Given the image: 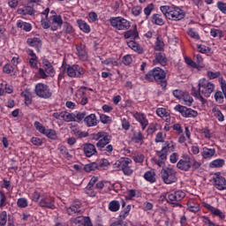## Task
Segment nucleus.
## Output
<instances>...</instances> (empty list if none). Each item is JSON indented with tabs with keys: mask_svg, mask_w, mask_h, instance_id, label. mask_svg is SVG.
Returning a JSON list of instances; mask_svg holds the SVG:
<instances>
[{
	"mask_svg": "<svg viewBox=\"0 0 226 226\" xmlns=\"http://www.w3.org/2000/svg\"><path fill=\"white\" fill-rule=\"evenodd\" d=\"M161 177L165 185H172L177 181V177H176V170H174V168H162L161 170Z\"/></svg>",
	"mask_w": 226,
	"mask_h": 226,
	"instance_id": "8",
	"label": "nucleus"
},
{
	"mask_svg": "<svg viewBox=\"0 0 226 226\" xmlns=\"http://www.w3.org/2000/svg\"><path fill=\"white\" fill-rule=\"evenodd\" d=\"M109 24L111 27H114L117 31H128L132 27L130 21L123 17H111L109 19Z\"/></svg>",
	"mask_w": 226,
	"mask_h": 226,
	"instance_id": "7",
	"label": "nucleus"
},
{
	"mask_svg": "<svg viewBox=\"0 0 226 226\" xmlns=\"http://www.w3.org/2000/svg\"><path fill=\"white\" fill-rule=\"evenodd\" d=\"M50 139L51 140H57V132L53 129H47L46 133L44 134Z\"/></svg>",
	"mask_w": 226,
	"mask_h": 226,
	"instance_id": "56",
	"label": "nucleus"
},
{
	"mask_svg": "<svg viewBox=\"0 0 226 226\" xmlns=\"http://www.w3.org/2000/svg\"><path fill=\"white\" fill-rule=\"evenodd\" d=\"M97 164L99 170L100 169H109V167H110V162L105 158L102 159L99 162H97Z\"/></svg>",
	"mask_w": 226,
	"mask_h": 226,
	"instance_id": "60",
	"label": "nucleus"
},
{
	"mask_svg": "<svg viewBox=\"0 0 226 226\" xmlns=\"http://www.w3.org/2000/svg\"><path fill=\"white\" fill-rule=\"evenodd\" d=\"M56 76V69H54L53 65H49V67L45 68H39L37 72V77L39 79H43L46 80V79H49V77H55Z\"/></svg>",
	"mask_w": 226,
	"mask_h": 226,
	"instance_id": "15",
	"label": "nucleus"
},
{
	"mask_svg": "<svg viewBox=\"0 0 226 226\" xmlns=\"http://www.w3.org/2000/svg\"><path fill=\"white\" fill-rule=\"evenodd\" d=\"M39 206L45 209H56V199L50 195L41 196Z\"/></svg>",
	"mask_w": 226,
	"mask_h": 226,
	"instance_id": "13",
	"label": "nucleus"
},
{
	"mask_svg": "<svg viewBox=\"0 0 226 226\" xmlns=\"http://www.w3.org/2000/svg\"><path fill=\"white\" fill-rule=\"evenodd\" d=\"M187 207L191 213H199L200 211V205H199V203L192 202V200L187 201Z\"/></svg>",
	"mask_w": 226,
	"mask_h": 226,
	"instance_id": "38",
	"label": "nucleus"
},
{
	"mask_svg": "<svg viewBox=\"0 0 226 226\" xmlns=\"http://www.w3.org/2000/svg\"><path fill=\"white\" fill-rule=\"evenodd\" d=\"M169 154H166L164 151L156 150L155 151V156L152 158V162L155 163V165H158V167H165V162H167V156Z\"/></svg>",
	"mask_w": 226,
	"mask_h": 226,
	"instance_id": "17",
	"label": "nucleus"
},
{
	"mask_svg": "<svg viewBox=\"0 0 226 226\" xmlns=\"http://www.w3.org/2000/svg\"><path fill=\"white\" fill-rule=\"evenodd\" d=\"M26 43L29 47H34L37 52H40V49H41V39L39 37L28 38Z\"/></svg>",
	"mask_w": 226,
	"mask_h": 226,
	"instance_id": "26",
	"label": "nucleus"
},
{
	"mask_svg": "<svg viewBox=\"0 0 226 226\" xmlns=\"http://www.w3.org/2000/svg\"><path fill=\"white\" fill-rule=\"evenodd\" d=\"M210 35L213 38H222L223 36V32L220 29L211 28Z\"/></svg>",
	"mask_w": 226,
	"mask_h": 226,
	"instance_id": "59",
	"label": "nucleus"
},
{
	"mask_svg": "<svg viewBox=\"0 0 226 226\" xmlns=\"http://www.w3.org/2000/svg\"><path fill=\"white\" fill-rule=\"evenodd\" d=\"M130 211H132V205H127L120 211L119 218H121V220H126V218L130 216Z\"/></svg>",
	"mask_w": 226,
	"mask_h": 226,
	"instance_id": "41",
	"label": "nucleus"
},
{
	"mask_svg": "<svg viewBox=\"0 0 226 226\" xmlns=\"http://www.w3.org/2000/svg\"><path fill=\"white\" fill-rule=\"evenodd\" d=\"M182 100L184 102V105H187V107H192L193 104V97L190 96V94H184Z\"/></svg>",
	"mask_w": 226,
	"mask_h": 226,
	"instance_id": "57",
	"label": "nucleus"
},
{
	"mask_svg": "<svg viewBox=\"0 0 226 226\" xmlns=\"http://www.w3.org/2000/svg\"><path fill=\"white\" fill-rule=\"evenodd\" d=\"M78 27H79L80 31H83V33H86L87 34H89L91 33V26L87 22L82 20V19H78L77 20Z\"/></svg>",
	"mask_w": 226,
	"mask_h": 226,
	"instance_id": "34",
	"label": "nucleus"
},
{
	"mask_svg": "<svg viewBox=\"0 0 226 226\" xmlns=\"http://www.w3.org/2000/svg\"><path fill=\"white\" fill-rule=\"evenodd\" d=\"M87 115V113H86V111L79 112L77 115L74 114L73 123H82L86 119Z\"/></svg>",
	"mask_w": 226,
	"mask_h": 226,
	"instance_id": "52",
	"label": "nucleus"
},
{
	"mask_svg": "<svg viewBox=\"0 0 226 226\" xmlns=\"http://www.w3.org/2000/svg\"><path fill=\"white\" fill-rule=\"evenodd\" d=\"M144 139L145 137L141 131H132V141L134 142V144L142 146V144H144Z\"/></svg>",
	"mask_w": 226,
	"mask_h": 226,
	"instance_id": "27",
	"label": "nucleus"
},
{
	"mask_svg": "<svg viewBox=\"0 0 226 226\" xmlns=\"http://www.w3.org/2000/svg\"><path fill=\"white\" fill-rule=\"evenodd\" d=\"M80 206H82L80 201H74L71 207H67V214L72 216L77 215V213H80Z\"/></svg>",
	"mask_w": 226,
	"mask_h": 226,
	"instance_id": "28",
	"label": "nucleus"
},
{
	"mask_svg": "<svg viewBox=\"0 0 226 226\" xmlns=\"http://www.w3.org/2000/svg\"><path fill=\"white\" fill-rule=\"evenodd\" d=\"M165 49V42H163V39L160 36L156 38L155 45H154V50L157 52H162Z\"/></svg>",
	"mask_w": 226,
	"mask_h": 226,
	"instance_id": "44",
	"label": "nucleus"
},
{
	"mask_svg": "<svg viewBox=\"0 0 226 226\" xmlns=\"http://www.w3.org/2000/svg\"><path fill=\"white\" fill-rule=\"evenodd\" d=\"M109 211H111V213H117V211H119V209H121V203H119V201L114 200H111L109 203Z\"/></svg>",
	"mask_w": 226,
	"mask_h": 226,
	"instance_id": "40",
	"label": "nucleus"
},
{
	"mask_svg": "<svg viewBox=\"0 0 226 226\" xmlns=\"http://www.w3.org/2000/svg\"><path fill=\"white\" fill-rule=\"evenodd\" d=\"M143 177L148 183H156V172H154V170H148L145 172Z\"/></svg>",
	"mask_w": 226,
	"mask_h": 226,
	"instance_id": "35",
	"label": "nucleus"
},
{
	"mask_svg": "<svg viewBox=\"0 0 226 226\" xmlns=\"http://www.w3.org/2000/svg\"><path fill=\"white\" fill-rule=\"evenodd\" d=\"M204 207H206V209H207L212 215H214V216H218L219 218H221V220H224L225 214H223V212H222L220 209L207 203L204 204Z\"/></svg>",
	"mask_w": 226,
	"mask_h": 226,
	"instance_id": "24",
	"label": "nucleus"
},
{
	"mask_svg": "<svg viewBox=\"0 0 226 226\" xmlns=\"http://www.w3.org/2000/svg\"><path fill=\"white\" fill-rule=\"evenodd\" d=\"M217 9L226 15V3L223 1H218L216 4Z\"/></svg>",
	"mask_w": 226,
	"mask_h": 226,
	"instance_id": "63",
	"label": "nucleus"
},
{
	"mask_svg": "<svg viewBox=\"0 0 226 226\" xmlns=\"http://www.w3.org/2000/svg\"><path fill=\"white\" fill-rule=\"evenodd\" d=\"M93 139L96 140V147L106 156H112L114 153V146L110 145L112 136L107 132H99L93 134Z\"/></svg>",
	"mask_w": 226,
	"mask_h": 226,
	"instance_id": "2",
	"label": "nucleus"
},
{
	"mask_svg": "<svg viewBox=\"0 0 226 226\" xmlns=\"http://www.w3.org/2000/svg\"><path fill=\"white\" fill-rule=\"evenodd\" d=\"M177 169H179V170H184L185 172H188V170L192 169L190 155L188 154H182L181 159L177 163Z\"/></svg>",
	"mask_w": 226,
	"mask_h": 226,
	"instance_id": "14",
	"label": "nucleus"
},
{
	"mask_svg": "<svg viewBox=\"0 0 226 226\" xmlns=\"http://www.w3.org/2000/svg\"><path fill=\"white\" fill-rule=\"evenodd\" d=\"M175 110H177V112H180L181 116L186 118H195L197 116H199V112H197V110L186 108V106H181L180 104H177L175 107Z\"/></svg>",
	"mask_w": 226,
	"mask_h": 226,
	"instance_id": "11",
	"label": "nucleus"
},
{
	"mask_svg": "<svg viewBox=\"0 0 226 226\" xmlns=\"http://www.w3.org/2000/svg\"><path fill=\"white\" fill-rule=\"evenodd\" d=\"M34 126L37 130V132H39V133H41L42 135H45V133H47V129L39 121H35L34 123Z\"/></svg>",
	"mask_w": 226,
	"mask_h": 226,
	"instance_id": "53",
	"label": "nucleus"
},
{
	"mask_svg": "<svg viewBox=\"0 0 226 226\" xmlns=\"http://www.w3.org/2000/svg\"><path fill=\"white\" fill-rule=\"evenodd\" d=\"M62 26H63V31L64 33H65V34H73L74 30L72 24L68 22H64Z\"/></svg>",
	"mask_w": 226,
	"mask_h": 226,
	"instance_id": "51",
	"label": "nucleus"
},
{
	"mask_svg": "<svg viewBox=\"0 0 226 226\" xmlns=\"http://www.w3.org/2000/svg\"><path fill=\"white\" fill-rule=\"evenodd\" d=\"M216 154L215 148L203 147L201 152V156L203 160H212V158Z\"/></svg>",
	"mask_w": 226,
	"mask_h": 226,
	"instance_id": "25",
	"label": "nucleus"
},
{
	"mask_svg": "<svg viewBox=\"0 0 226 226\" xmlns=\"http://www.w3.org/2000/svg\"><path fill=\"white\" fill-rule=\"evenodd\" d=\"M212 112L215 117L217 118V121H219V123H223V121H225V116H223L222 110L217 108H213Z\"/></svg>",
	"mask_w": 226,
	"mask_h": 226,
	"instance_id": "45",
	"label": "nucleus"
},
{
	"mask_svg": "<svg viewBox=\"0 0 226 226\" xmlns=\"http://www.w3.org/2000/svg\"><path fill=\"white\" fill-rule=\"evenodd\" d=\"M124 37L125 40H128L131 38V40H139V31H137V26H135V29H131L124 34Z\"/></svg>",
	"mask_w": 226,
	"mask_h": 226,
	"instance_id": "33",
	"label": "nucleus"
},
{
	"mask_svg": "<svg viewBox=\"0 0 226 226\" xmlns=\"http://www.w3.org/2000/svg\"><path fill=\"white\" fill-rule=\"evenodd\" d=\"M132 117H134V119L139 123L140 126H141V130H146V128H147L148 124H149V120L147 119V117L146 116V114L142 113V112H138V111H134L132 113Z\"/></svg>",
	"mask_w": 226,
	"mask_h": 226,
	"instance_id": "16",
	"label": "nucleus"
},
{
	"mask_svg": "<svg viewBox=\"0 0 226 226\" xmlns=\"http://www.w3.org/2000/svg\"><path fill=\"white\" fill-rule=\"evenodd\" d=\"M20 96L24 98V103L26 107L33 104V94L29 90L21 92Z\"/></svg>",
	"mask_w": 226,
	"mask_h": 226,
	"instance_id": "30",
	"label": "nucleus"
},
{
	"mask_svg": "<svg viewBox=\"0 0 226 226\" xmlns=\"http://www.w3.org/2000/svg\"><path fill=\"white\" fill-rule=\"evenodd\" d=\"M58 149L60 154L67 160H72L73 158V155L70 154L68 148L65 146H60Z\"/></svg>",
	"mask_w": 226,
	"mask_h": 226,
	"instance_id": "47",
	"label": "nucleus"
},
{
	"mask_svg": "<svg viewBox=\"0 0 226 226\" xmlns=\"http://www.w3.org/2000/svg\"><path fill=\"white\" fill-rule=\"evenodd\" d=\"M145 80L147 82H155L158 86H161L162 89H166L167 82V72L160 67H154L145 74Z\"/></svg>",
	"mask_w": 226,
	"mask_h": 226,
	"instance_id": "3",
	"label": "nucleus"
},
{
	"mask_svg": "<svg viewBox=\"0 0 226 226\" xmlns=\"http://www.w3.org/2000/svg\"><path fill=\"white\" fill-rule=\"evenodd\" d=\"M49 20L51 24V31H57V29H61V27H63L64 22L61 15L55 14Z\"/></svg>",
	"mask_w": 226,
	"mask_h": 226,
	"instance_id": "20",
	"label": "nucleus"
},
{
	"mask_svg": "<svg viewBox=\"0 0 226 226\" xmlns=\"http://www.w3.org/2000/svg\"><path fill=\"white\" fill-rule=\"evenodd\" d=\"M18 207L26 208L28 206L27 199L19 198L17 201Z\"/></svg>",
	"mask_w": 226,
	"mask_h": 226,
	"instance_id": "62",
	"label": "nucleus"
},
{
	"mask_svg": "<svg viewBox=\"0 0 226 226\" xmlns=\"http://www.w3.org/2000/svg\"><path fill=\"white\" fill-rule=\"evenodd\" d=\"M8 222V214L6 211H2L0 214V226H6Z\"/></svg>",
	"mask_w": 226,
	"mask_h": 226,
	"instance_id": "61",
	"label": "nucleus"
},
{
	"mask_svg": "<svg viewBox=\"0 0 226 226\" xmlns=\"http://www.w3.org/2000/svg\"><path fill=\"white\" fill-rule=\"evenodd\" d=\"M76 54L79 61H87L89 58L87 56V50H86V45L82 43L76 45Z\"/></svg>",
	"mask_w": 226,
	"mask_h": 226,
	"instance_id": "21",
	"label": "nucleus"
},
{
	"mask_svg": "<svg viewBox=\"0 0 226 226\" xmlns=\"http://www.w3.org/2000/svg\"><path fill=\"white\" fill-rule=\"evenodd\" d=\"M160 10L166 19L169 20H174L175 22L183 20L186 15L185 11L177 6L162 5L160 7Z\"/></svg>",
	"mask_w": 226,
	"mask_h": 226,
	"instance_id": "4",
	"label": "nucleus"
},
{
	"mask_svg": "<svg viewBox=\"0 0 226 226\" xmlns=\"http://www.w3.org/2000/svg\"><path fill=\"white\" fill-rule=\"evenodd\" d=\"M152 24H155V26H163L165 21L163 20L162 14H153Z\"/></svg>",
	"mask_w": 226,
	"mask_h": 226,
	"instance_id": "43",
	"label": "nucleus"
},
{
	"mask_svg": "<svg viewBox=\"0 0 226 226\" xmlns=\"http://www.w3.org/2000/svg\"><path fill=\"white\" fill-rule=\"evenodd\" d=\"M84 123L87 128H92L93 126L98 125V118H96V114L92 113L90 115H87Z\"/></svg>",
	"mask_w": 226,
	"mask_h": 226,
	"instance_id": "23",
	"label": "nucleus"
},
{
	"mask_svg": "<svg viewBox=\"0 0 226 226\" xmlns=\"http://www.w3.org/2000/svg\"><path fill=\"white\" fill-rule=\"evenodd\" d=\"M110 226H128V225L124 219H121L120 217H118L116 222L110 224Z\"/></svg>",
	"mask_w": 226,
	"mask_h": 226,
	"instance_id": "64",
	"label": "nucleus"
},
{
	"mask_svg": "<svg viewBox=\"0 0 226 226\" xmlns=\"http://www.w3.org/2000/svg\"><path fill=\"white\" fill-rule=\"evenodd\" d=\"M132 159L121 158L113 164L115 170H122L124 176H132L133 174V169L131 166Z\"/></svg>",
	"mask_w": 226,
	"mask_h": 226,
	"instance_id": "5",
	"label": "nucleus"
},
{
	"mask_svg": "<svg viewBox=\"0 0 226 226\" xmlns=\"http://www.w3.org/2000/svg\"><path fill=\"white\" fill-rule=\"evenodd\" d=\"M15 66H13L11 64L7 63L3 67V72L6 73L7 75H10L15 72Z\"/></svg>",
	"mask_w": 226,
	"mask_h": 226,
	"instance_id": "55",
	"label": "nucleus"
},
{
	"mask_svg": "<svg viewBox=\"0 0 226 226\" xmlns=\"http://www.w3.org/2000/svg\"><path fill=\"white\" fill-rule=\"evenodd\" d=\"M127 45L129 49H132L134 52H137L138 54H144V49L140 47V44L135 41H127Z\"/></svg>",
	"mask_w": 226,
	"mask_h": 226,
	"instance_id": "32",
	"label": "nucleus"
},
{
	"mask_svg": "<svg viewBox=\"0 0 226 226\" xmlns=\"http://www.w3.org/2000/svg\"><path fill=\"white\" fill-rule=\"evenodd\" d=\"M83 152L87 158H91V156H94L97 153L96 147L91 143H85L83 145Z\"/></svg>",
	"mask_w": 226,
	"mask_h": 226,
	"instance_id": "22",
	"label": "nucleus"
},
{
	"mask_svg": "<svg viewBox=\"0 0 226 226\" xmlns=\"http://www.w3.org/2000/svg\"><path fill=\"white\" fill-rule=\"evenodd\" d=\"M223 165H225V160L215 159L209 163V168L210 169H222V167H223Z\"/></svg>",
	"mask_w": 226,
	"mask_h": 226,
	"instance_id": "39",
	"label": "nucleus"
},
{
	"mask_svg": "<svg viewBox=\"0 0 226 226\" xmlns=\"http://www.w3.org/2000/svg\"><path fill=\"white\" fill-rule=\"evenodd\" d=\"M215 87V84L206 79H201L199 80L198 89L192 88V94L204 105L207 102L205 98H209L213 94Z\"/></svg>",
	"mask_w": 226,
	"mask_h": 226,
	"instance_id": "1",
	"label": "nucleus"
},
{
	"mask_svg": "<svg viewBox=\"0 0 226 226\" xmlns=\"http://www.w3.org/2000/svg\"><path fill=\"white\" fill-rule=\"evenodd\" d=\"M102 64H105L106 66H119V62L114 57H109L102 60Z\"/></svg>",
	"mask_w": 226,
	"mask_h": 226,
	"instance_id": "46",
	"label": "nucleus"
},
{
	"mask_svg": "<svg viewBox=\"0 0 226 226\" xmlns=\"http://www.w3.org/2000/svg\"><path fill=\"white\" fill-rule=\"evenodd\" d=\"M74 100L79 105H87L89 103V99L87 98V94L82 90H77L75 93Z\"/></svg>",
	"mask_w": 226,
	"mask_h": 226,
	"instance_id": "19",
	"label": "nucleus"
},
{
	"mask_svg": "<svg viewBox=\"0 0 226 226\" xmlns=\"http://www.w3.org/2000/svg\"><path fill=\"white\" fill-rule=\"evenodd\" d=\"M76 222L78 223H80V222H82L83 226H93V222H91V219L89 217L80 216L76 219Z\"/></svg>",
	"mask_w": 226,
	"mask_h": 226,
	"instance_id": "54",
	"label": "nucleus"
},
{
	"mask_svg": "<svg viewBox=\"0 0 226 226\" xmlns=\"http://www.w3.org/2000/svg\"><path fill=\"white\" fill-rule=\"evenodd\" d=\"M55 119L58 121H64L65 123H73L75 121V113H70L68 111H58L52 115Z\"/></svg>",
	"mask_w": 226,
	"mask_h": 226,
	"instance_id": "12",
	"label": "nucleus"
},
{
	"mask_svg": "<svg viewBox=\"0 0 226 226\" xmlns=\"http://www.w3.org/2000/svg\"><path fill=\"white\" fill-rule=\"evenodd\" d=\"M175 149H176V144L174 143V141H169V140L164 141L161 148V150H162L164 153L168 154L169 153H174Z\"/></svg>",
	"mask_w": 226,
	"mask_h": 226,
	"instance_id": "29",
	"label": "nucleus"
},
{
	"mask_svg": "<svg viewBox=\"0 0 226 226\" xmlns=\"http://www.w3.org/2000/svg\"><path fill=\"white\" fill-rule=\"evenodd\" d=\"M72 133L77 137L78 139H86V137H89V132L86 131H81L79 128H74L72 130Z\"/></svg>",
	"mask_w": 226,
	"mask_h": 226,
	"instance_id": "42",
	"label": "nucleus"
},
{
	"mask_svg": "<svg viewBox=\"0 0 226 226\" xmlns=\"http://www.w3.org/2000/svg\"><path fill=\"white\" fill-rule=\"evenodd\" d=\"M187 34L190 37L192 38V40H196V41L200 40V35L199 34V32H196L195 28H190L187 31Z\"/></svg>",
	"mask_w": 226,
	"mask_h": 226,
	"instance_id": "58",
	"label": "nucleus"
},
{
	"mask_svg": "<svg viewBox=\"0 0 226 226\" xmlns=\"http://www.w3.org/2000/svg\"><path fill=\"white\" fill-rule=\"evenodd\" d=\"M18 13L19 15H34V13H36V11H34V9L31 6H25L19 9Z\"/></svg>",
	"mask_w": 226,
	"mask_h": 226,
	"instance_id": "37",
	"label": "nucleus"
},
{
	"mask_svg": "<svg viewBox=\"0 0 226 226\" xmlns=\"http://www.w3.org/2000/svg\"><path fill=\"white\" fill-rule=\"evenodd\" d=\"M214 97H215L216 103H223V102L225 100V94H223V91L217 90L215 93Z\"/></svg>",
	"mask_w": 226,
	"mask_h": 226,
	"instance_id": "49",
	"label": "nucleus"
},
{
	"mask_svg": "<svg viewBox=\"0 0 226 226\" xmlns=\"http://www.w3.org/2000/svg\"><path fill=\"white\" fill-rule=\"evenodd\" d=\"M34 93L36 96L43 100L52 98V90H50V87L45 83H37L34 87Z\"/></svg>",
	"mask_w": 226,
	"mask_h": 226,
	"instance_id": "9",
	"label": "nucleus"
},
{
	"mask_svg": "<svg viewBox=\"0 0 226 226\" xmlns=\"http://www.w3.org/2000/svg\"><path fill=\"white\" fill-rule=\"evenodd\" d=\"M66 75L70 79H82L86 75V69L82 65L74 64L72 65H65Z\"/></svg>",
	"mask_w": 226,
	"mask_h": 226,
	"instance_id": "6",
	"label": "nucleus"
},
{
	"mask_svg": "<svg viewBox=\"0 0 226 226\" xmlns=\"http://www.w3.org/2000/svg\"><path fill=\"white\" fill-rule=\"evenodd\" d=\"M186 197V193L183 191H177L168 195L167 202L172 204L173 207H181L180 200Z\"/></svg>",
	"mask_w": 226,
	"mask_h": 226,
	"instance_id": "10",
	"label": "nucleus"
},
{
	"mask_svg": "<svg viewBox=\"0 0 226 226\" xmlns=\"http://www.w3.org/2000/svg\"><path fill=\"white\" fill-rule=\"evenodd\" d=\"M84 193H86L87 197H94L98 192L94 190V186L87 185L84 188Z\"/></svg>",
	"mask_w": 226,
	"mask_h": 226,
	"instance_id": "50",
	"label": "nucleus"
},
{
	"mask_svg": "<svg viewBox=\"0 0 226 226\" xmlns=\"http://www.w3.org/2000/svg\"><path fill=\"white\" fill-rule=\"evenodd\" d=\"M155 61L162 66H167L169 59H167V56L164 55V53L159 52L155 54Z\"/></svg>",
	"mask_w": 226,
	"mask_h": 226,
	"instance_id": "36",
	"label": "nucleus"
},
{
	"mask_svg": "<svg viewBox=\"0 0 226 226\" xmlns=\"http://www.w3.org/2000/svg\"><path fill=\"white\" fill-rule=\"evenodd\" d=\"M214 186H215V188L220 191L226 190V179L224 177L220 175V173L215 174Z\"/></svg>",
	"mask_w": 226,
	"mask_h": 226,
	"instance_id": "18",
	"label": "nucleus"
},
{
	"mask_svg": "<svg viewBox=\"0 0 226 226\" xmlns=\"http://www.w3.org/2000/svg\"><path fill=\"white\" fill-rule=\"evenodd\" d=\"M16 26L19 27V29H22L26 33H30V31H33V25H31V23L23 21L22 19L18 20Z\"/></svg>",
	"mask_w": 226,
	"mask_h": 226,
	"instance_id": "31",
	"label": "nucleus"
},
{
	"mask_svg": "<svg viewBox=\"0 0 226 226\" xmlns=\"http://www.w3.org/2000/svg\"><path fill=\"white\" fill-rule=\"evenodd\" d=\"M83 170H85V172H93L94 170H99L98 162H91V163L86 164L83 167Z\"/></svg>",
	"mask_w": 226,
	"mask_h": 226,
	"instance_id": "48",
	"label": "nucleus"
}]
</instances>
